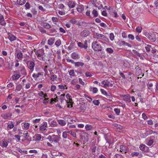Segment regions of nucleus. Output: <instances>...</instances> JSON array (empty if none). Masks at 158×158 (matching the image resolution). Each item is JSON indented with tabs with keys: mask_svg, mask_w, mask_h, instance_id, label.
<instances>
[{
	"mask_svg": "<svg viewBox=\"0 0 158 158\" xmlns=\"http://www.w3.org/2000/svg\"><path fill=\"white\" fill-rule=\"evenodd\" d=\"M47 139L52 143L53 142L56 143L60 140V137L58 135H53L52 136L49 135Z\"/></svg>",
	"mask_w": 158,
	"mask_h": 158,
	"instance_id": "1",
	"label": "nucleus"
},
{
	"mask_svg": "<svg viewBox=\"0 0 158 158\" xmlns=\"http://www.w3.org/2000/svg\"><path fill=\"white\" fill-rule=\"evenodd\" d=\"M92 48L96 51H100L102 50V47L98 44L97 41H94L92 43Z\"/></svg>",
	"mask_w": 158,
	"mask_h": 158,
	"instance_id": "2",
	"label": "nucleus"
},
{
	"mask_svg": "<svg viewBox=\"0 0 158 158\" xmlns=\"http://www.w3.org/2000/svg\"><path fill=\"white\" fill-rule=\"evenodd\" d=\"M144 35L151 41L154 42L156 41V37L154 34L149 33L148 32H145Z\"/></svg>",
	"mask_w": 158,
	"mask_h": 158,
	"instance_id": "3",
	"label": "nucleus"
},
{
	"mask_svg": "<svg viewBox=\"0 0 158 158\" xmlns=\"http://www.w3.org/2000/svg\"><path fill=\"white\" fill-rule=\"evenodd\" d=\"M67 98L69 100V101H66L67 103V107L69 108H72L73 107V102L72 96L70 95L69 94H67L66 95Z\"/></svg>",
	"mask_w": 158,
	"mask_h": 158,
	"instance_id": "4",
	"label": "nucleus"
},
{
	"mask_svg": "<svg viewBox=\"0 0 158 158\" xmlns=\"http://www.w3.org/2000/svg\"><path fill=\"white\" fill-rule=\"evenodd\" d=\"M27 64L28 68L31 71H32L34 69L35 64L34 62L31 60H29L27 61Z\"/></svg>",
	"mask_w": 158,
	"mask_h": 158,
	"instance_id": "5",
	"label": "nucleus"
},
{
	"mask_svg": "<svg viewBox=\"0 0 158 158\" xmlns=\"http://www.w3.org/2000/svg\"><path fill=\"white\" fill-rule=\"evenodd\" d=\"M89 31L87 30H84L80 33L82 37H86L90 34Z\"/></svg>",
	"mask_w": 158,
	"mask_h": 158,
	"instance_id": "6",
	"label": "nucleus"
},
{
	"mask_svg": "<svg viewBox=\"0 0 158 158\" xmlns=\"http://www.w3.org/2000/svg\"><path fill=\"white\" fill-rule=\"evenodd\" d=\"M19 73L21 74L22 75L26 76L27 73L25 68L23 66L19 68Z\"/></svg>",
	"mask_w": 158,
	"mask_h": 158,
	"instance_id": "7",
	"label": "nucleus"
},
{
	"mask_svg": "<svg viewBox=\"0 0 158 158\" xmlns=\"http://www.w3.org/2000/svg\"><path fill=\"white\" fill-rule=\"evenodd\" d=\"M9 141H11V139H8V140H5V139L2 140V147L4 148H6L8 145V143Z\"/></svg>",
	"mask_w": 158,
	"mask_h": 158,
	"instance_id": "8",
	"label": "nucleus"
},
{
	"mask_svg": "<svg viewBox=\"0 0 158 158\" xmlns=\"http://www.w3.org/2000/svg\"><path fill=\"white\" fill-rule=\"evenodd\" d=\"M12 114L10 112H8L5 114H1L2 117L5 119H6L9 117H10Z\"/></svg>",
	"mask_w": 158,
	"mask_h": 158,
	"instance_id": "9",
	"label": "nucleus"
},
{
	"mask_svg": "<svg viewBox=\"0 0 158 158\" xmlns=\"http://www.w3.org/2000/svg\"><path fill=\"white\" fill-rule=\"evenodd\" d=\"M47 127V123L46 122H43V123L40 126V130L42 131H44L46 129Z\"/></svg>",
	"mask_w": 158,
	"mask_h": 158,
	"instance_id": "10",
	"label": "nucleus"
},
{
	"mask_svg": "<svg viewBox=\"0 0 158 158\" xmlns=\"http://www.w3.org/2000/svg\"><path fill=\"white\" fill-rule=\"evenodd\" d=\"M122 96L123 97V99L124 101L128 102H131L130 96L129 95H123Z\"/></svg>",
	"mask_w": 158,
	"mask_h": 158,
	"instance_id": "11",
	"label": "nucleus"
},
{
	"mask_svg": "<svg viewBox=\"0 0 158 158\" xmlns=\"http://www.w3.org/2000/svg\"><path fill=\"white\" fill-rule=\"evenodd\" d=\"M8 38L11 41H14L16 40V37L12 34L8 32Z\"/></svg>",
	"mask_w": 158,
	"mask_h": 158,
	"instance_id": "12",
	"label": "nucleus"
},
{
	"mask_svg": "<svg viewBox=\"0 0 158 158\" xmlns=\"http://www.w3.org/2000/svg\"><path fill=\"white\" fill-rule=\"evenodd\" d=\"M96 36L98 39H100L103 40H106L105 39H106L105 36L101 34L97 33H96Z\"/></svg>",
	"mask_w": 158,
	"mask_h": 158,
	"instance_id": "13",
	"label": "nucleus"
},
{
	"mask_svg": "<svg viewBox=\"0 0 158 158\" xmlns=\"http://www.w3.org/2000/svg\"><path fill=\"white\" fill-rule=\"evenodd\" d=\"M83 141L85 142L88 141V134L86 133H83V135L81 137Z\"/></svg>",
	"mask_w": 158,
	"mask_h": 158,
	"instance_id": "14",
	"label": "nucleus"
},
{
	"mask_svg": "<svg viewBox=\"0 0 158 158\" xmlns=\"http://www.w3.org/2000/svg\"><path fill=\"white\" fill-rule=\"evenodd\" d=\"M72 58L74 59L77 60L80 58L79 55L77 53L75 52H73L71 55Z\"/></svg>",
	"mask_w": 158,
	"mask_h": 158,
	"instance_id": "15",
	"label": "nucleus"
},
{
	"mask_svg": "<svg viewBox=\"0 0 158 158\" xmlns=\"http://www.w3.org/2000/svg\"><path fill=\"white\" fill-rule=\"evenodd\" d=\"M0 24L2 26H4L6 24L4 21L3 16L1 14H0Z\"/></svg>",
	"mask_w": 158,
	"mask_h": 158,
	"instance_id": "16",
	"label": "nucleus"
},
{
	"mask_svg": "<svg viewBox=\"0 0 158 158\" xmlns=\"http://www.w3.org/2000/svg\"><path fill=\"white\" fill-rule=\"evenodd\" d=\"M75 2L73 1H70L68 3V5L69 8H73L74 7Z\"/></svg>",
	"mask_w": 158,
	"mask_h": 158,
	"instance_id": "17",
	"label": "nucleus"
},
{
	"mask_svg": "<svg viewBox=\"0 0 158 158\" xmlns=\"http://www.w3.org/2000/svg\"><path fill=\"white\" fill-rule=\"evenodd\" d=\"M77 45L78 46L81 48H84L85 49H86L88 48L87 45H84L80 42H78Z\"/></svg>",
	"mask_w": 158,
	"mask_h": 158,
	"instance_id": "18",
	"label": "nucleus"
},
{
	"mask_svg": "<svg viewBox=\"0 0 158 158\" xmlns=\"http://www.w3.org/2000/svg\"><path fill=\"white\" fill-rule=\"evenodd\" d=\"M33 138L36 141H40L41 138V136L40 134H37L35 135Z\"/></svg>",
	"mask_w": 158,
	"mask_h": 158,
	"instance_id": "19",
	"label": "nucleus"
},
{
	"mask_svg": "<svg viewBox=\"0 0 158 158\" xmlns=\"http://www.w3.org/2000/svg\"><path fill=\"white\" fill-rule=\"evenodd\" d=\"M80 110L81 111L84 112L86 109V107L85 106V103L82 102V103L80 104Z\"/></svg>",
	"mask_w": 158,
	"mask_h": 158,
	"instance_id": "20",
	"label": "nucleus"
},
{
	"mask_svg": "<svg viewBox=\"0 0 158 158\" xmlns=\"http://www.w3.org/2000/svg\"><path fill=\"white\" fill-rule=\"evenodd\" d=\"M77 9L78 12L81 13L84 10V6L82 5H79L77 8Z\"/></svg>",
	"mask_w": 158,
	"mask_h": 158,
	"instance_id": "21",
	"label": "nucleus"
},
{
	"mask_svg": "<svg viewBox=\"0 0 158 158\" xmlns=\"http://www.w3.org/2000/svg\"><path fill=\"white\" fill-rule=\"evenodd\" d=\"M24 135H25V140H27L28 141H31V138H30L29 135H28V133L27 132L25 134H23Z\"/></svg>",
	"mask_w": 158,
	"mask_h": 158,
	"instance_id": "22",
	"label": "nucleus"
},
{
	"mask_svg": "<svg viewBox=\"0 0 158 158\" xmlns=\"http://www.w3.org/2000/svg\"><path fill=\"white\" fill-rule=\"evenodd\" d=\"M20 77V76L19 74H16L12 76V78L13 80H15L18 79Z\"/></svg>",
	"mask_w": 158,
	"mask_h": 158,
	"instance_id": "23",
	"label": "nucleus"
},
{
	"mask_svg": "<svg viewBox=\"0 0 158 158\" xmlns=\"http://www.w3.org/2000/svg\"><path fill=\"white\" fill-rule=\"evenodd\" d=\"M110 82L108 81V80H106L103 81H102V84L104 85V86H109Z\"/></svg>",
	"mask_w": 158,
	"mask_h": 158,
	"instance_id": "24",
	"label": "nucleus"
},
{
	"mask_svg": "<svg viewBox=\"0 0 158 158\" xmlns=\"http://www.w3.org/2000/svg\"><path fill=\"white\" fill-rule=\"evenodd\" d=\"M26 2L25 0H17L16 2L17 4L20 5H23Z\"/></svg>",
	"mask_w": 158,
	"mask_h": 158,
	"instance_id": "25",
	"label": "nucleus"
},
{
	"mask_svg": "<svg viewBox=\"0 0 158 158\" xmlns=\"http://www.w3.org/2000/svg\"><path fill=\"white\" fill-rule=\"evenodd\" d=\"M84 65V63L82 62H77L75 63V66L76 67H79L80 66H83Z\"/></svg>",
	"mask_w": 158,
	"mask_h": 158,
	"instance_id": "26",
	"label": "nucleus"
},
{
	"mask_svg": "<svg viewBox=\"0 0 158 158\" xmlns=\"http://www.w3.org/2000/svg\"><path fill=\"white\" fill-rule=\"evenodd\" d=\"M58 122L59 124L61 126H64L66 124L65 121L63 120H58Z\"/></svg>",
	"mask_w": 158,
	"mask_h": 158,
	"instance_id": "27",
	"label": "nucleus"
},
{
	"mask_svg": "<svg viewBox=\"0 0 158 158\" xmlns=\"http://www.w3.org/2000/svg\"><path fill=\"white\" fill-rule=\"evenodd\" d=\"M43 26L46 29H49L51 27V26L48 23H43Z\"/></svg>",
	"mask_w": 158,
	"mask_h": 158,
	"instance_id": "28",
	"label": "nucleus"
},
{
	"mask_svg": "<svg viewBox=\"0 0 158 158\" xmlns=\"http://www.w3.org/2000/svg\"><path fill=\"white\" fill-rule=\"evenodd\" d=\"M120 151L121 152H124L125 153L127 152L126 150V147L123 145H121L120 146Z\"/></svg>",
	"mask_w": 158,
	"mask_h": 158,
	"instance_id": "29",
	"label": "nucleus"
},
{
	"mask_svg": "<svg viewBox=\"0 0 158 158\" xmlns=\"http://www.w3.org/2000/svg\"><path fill=\"white\" fill-rule=\"evenodd\" d=\"M54 38H50L48 40V43L50 45H52L54 43Z\"/></svg>",
	"mask_w": 158,
	"mask_h": 158,
	"instance_id": "30",
	"label": "nucleus"
},
{
	"mask_svg": "<svg viewBox=\"0 0 158 158\" xmlns=\"http://www.w3.org/2000/svg\"><path fill=\"white\" fill-rule=\"evenodd\" d=\"M57 125V123L54 120L52 121L50 123V126L51 127H56Z\"/></svg>",
	"mask_w": 158,
	"mask_h": 158,
	"instance_id": "31",
	"label": "nucleus"
},
{
	"mask_svg": "<svg viewBox=\"0 0 158 158\" xmlns=\"http://www.w3.org/2000/svg\"><path fill=\"white\" fill-rule=\"evenodd\" d=\"M40 50H37L36 51V50H35L34 52H35V54L38 57H41L42 56H43V54H40V52H39Z\"/></svg>",
	"mask_w": 158,
	"mask_h": 158,
	"instance_id": "32",
	"label": "nucleus"
},
{
	"mask_svg": "<svg viewBox=\"0 0 158 158\" xmlns=\"http://www.w3.org/2000/svg\"><path fill=\"white\" fill-rule=\"evenodd\" d=\"M96 146L94 145L91 146L90 149L92 152H96Z\"/></svg>",
	"mask_w": 158,
	"mask_h": 158,
	"instance_id": "33",
	"label": "nucleus"
},
{
	"mask_svg": "<svg viewBox=\"0 0 158 158\" xmlns=\"http://www.w3.org/2000/svg\"><path fill=\"white\" fill-rule=\"evenodd\" d=\"M132 52L135 56H137L139 57L141 55V54L139 53L137 51H136L135 50H132Z\"/></svg>",
	"mask_w": 158,
	"mask_h": 158,
	"instance_id": "34",
	"label": "nucleus"
},
{
	"mask_svg": "<svg viewBox=\"0 0 158 158\" xmlns=\"http://www.w3.org/2000/svg\"><path fill=\"white\" fill-rule=\"evenodd\" d=\"M92 13L94 17H96L98 16V12L95 9H94L93 10Z\"/></svg>",
	"mask_w": 158,
	"mask_h": 158,
	"instance_id": "35",
	"label": "nucleus"
},
{
	"mask_svg": "<svg viewBox=\"0 0 158 158\" xmlns=\"http://www.w3.org/2000/svg\"><path fill=\"white\" fill-rule=\"evenodd\" d=\"M106 51L108 53L111 54L114 52V50L111 48H107L106 49Z\"/></svg>",
	"mask_w": 158,
	"mask_h": 158,
	"instance_id": "36",
	"label": "nucleus"
},
{
	"mask_svg": "<svg viewBox=\"0 0 158 158\" xmlns=\"http://www.w3.org/2000/svg\"><path fill=\"white\" fill-rule=\"evenodd\" d=\"M22 85L20 84H19L17 85L16 86V88L15 90V91H19L21 90V89L22 88Z\"/></svg>",
	"mask_w": 158,
	"mask_h": 158,
	"instance_id": "37",
	"label": "nucleus"
},
{
	"mask_svg": "<svg viewBox=\"0 0 158 158\" xmlns=\"http://www.w3.org/2000/svg\"><path fill=\"white\" fill-rule=\"evenodd\" d=\"M17 58L19 59H21L23 57V54L22 52H20L17 54Z\"/></svg>",
	"mask_w": 158,
	"mask_h": 158,
	"instance_id": "38",
	"label": "nucleus"
},
{
	"mask_svg": "<svg viewBox=\"0 0 158 158\" xmlns=\"http://www.w3.org/2000/svg\"><path fill=\"white\" fill-rule=\"evenodd\" d=\"M68 123L69 124H72L73 123L76 122L75 120H73L72 118H69L67 120Z\"/></svg>",
	"mask_w": 158,
	"mask_h": 158,
	"instance_id": "39",
	"label": "nucleus"
},
{
	"mask_svg": "<svg viewBox=\"0 0 158 158\" xmlns=\"http://www.w3.org/2000/svg\"><path fill=\"white\" fill-rule=\"evenodd\" d=\"M139 154V153L137 152H132L131 153V155L133 157L134 156H138Z\"/></svg>",
	"mask_w": 158,
	"mask_h": 158,
	"instance_id": "40",
	"label": "nucleus"
},
{
	"mask_svg": "<svg viewBox=\"0 0 158 158\" xmlns=\"http://www.w3.org/2000/svg\"><path fill=\"white\" fill-rule=\"evenodd\" d=\"M113 158H124V157L121 155L116 154L114 156Z\"/></svg>",
	"mask_w": 158,
	"mask_h": 158,
	"instance_id": "41",
	"label": "nucleus"
},
{
	"mask_svg": "<svg viewBox=\"0 0 158 158\" xmlns=\"http://www.w3.org/2000/svg\"><path fill=\"white\" fill-rule=\"evenodd\" d=\"M41 75V74L40 72L38 73L37 74H35V73H34L32 75V77L35 78H37L39 77V75Z\"/></svg>",
	"mask_w": 158,
	"mask_h": 158,
	"instance_id": "42",
	"label": "nucleus"
},
{
	"mask_svg": "<svg viewBox=\"0 0 158 158\" xmlns=\"http://www.w3.org/2000/svg\"><path fill=\"white\" fill-rule=\"evenodd\" d=\"M136 31L140 33L142 30V27H138L135 29Z\"/></svg>",
	"mask_w": 158,
	"mask_h": 158,
	"instance_id": "43",
	"label": "nucleus"
},
{
	"mask_svg": "<svg viewBox=\"0 0 158 158\" xmlns=\"http://www.w3.org/2000/svg\"><path fill=\"white\" fill-rule=\"evenodd\" d=\"M23 126L26 129H27L29 128L30 124L28 123H24Z\"/></svg>",
	"mask_w": 158,
	"mask_h": 158,
	"instance_id": "44",
	"label": "nucleus"
},
{
	"mask_svg": "<svg viewBox=\"0 0 158 158\" xmlns=\"http://www.w3.org/2000/svg\"><path fill=\"white\" fill-rule=\"evenodd\" d=\"M146 147L145 145L141 144L139 146L140 149L142 151H144L145 150V148Z\"/></svg>",
	"mask_w": 158,
	"mask_h": 158,
	"instance_id": "45",
	"label": "nucleus"
},
{
	"mask_svg": "<svg viewBox=\"0 0 158 158\" xmlns=\"http://www.w3.org/2000/svg\"><path fill=\"white\" fill-rule=\"evenodd\" d=\"M69 75L72 76H75L74 73V70L73 69L70 70L69 71Z\"/></svg>",
	"mask_w": 158,
	"mask_h": 158,
	"instance_id": "46",
	"label": "nucleus"
},
{
	"mask_svg": "<svg viewBox=\"0 0 158 158\" xmlns=\"http://www.w3.org/2000/svg\"><path fill=\"white\" fill-rule=\"evenodd\" d=\"M61 41L60 40H57L55 44L56 46L58 47L61 44Z\"/></svg>",
	"mask_w": 158,
	"mask_h": 158,
	"instance_id": "47",
	"label": "nucleus"
},
{
	"mask_svg": "<svg viewBox=\"0 0 158 158\" xmlns=\"http://www.w3.org/2000/svg\"><path fill=\"white\" fill-rule=\"evenodd\" d=\"M51 80L52 81H53L54 80L56 79L57 78V76L56 75L53 74L51 75Z\"/></svg>",
	"mask_w": 158,
	"mask_h": 158,
	"instance_id": "48",
	"label": "nucleus"
},
{
	"mask_svg": "<svg viewBox=\"0 0 158 158\" xmlns=\"http://www.w3.org/2000/svg\"><path fill=\"white\" fill-rule=\"evenodd\" d=\"M114 35L113 33H111L110 34V38L111 41L114 40Z\"/></svg>",
	"mask_w": 158,
	"mask_h": 158,
	"instance_id": "49",
	"label": "nucleus"
},
{
	"mask_svg": "<svg viewBox=\"0 0 158 158\" xmlns=\"http://www.w3.org/2000/svg\"><path fill=\"white\" fill-rule=\"evenodd\" d=\"M14 127V124L12 122H11L10 124H9L7 126L8 128H9L10 129Z\"/></svg>",
	"mask_w": 158,
	"mask_h": 158,
	"instance_id": "50",
	"label": "nucleus"
},
{
	"mask_svg": "<svg viewBox=\"0 0 158 158\" xmlns=\"http://www.w3.org/2000/svg\"><path fill=\"white\" fill-rule=\"evenodd\" d=\"M93 102L95 105L97 106L100 103L98 100H94L93 101Z\"/></svg>",
	"mask_w": 158,
	"mask_h": 158,
	"instance_id": "51",
	"label": "nucleus"
},
{
	"mask_svg": "<svg viewBox=\"0 0 158 158\" xmlns=\"http://www.w3.org/2000/svg\"><path fill=\"white\" fill-rule=\"evenodd\" d=\"M68 133H70V134L71 135L73 136V137H74L75 138H76V133L74 132L71 131V132H70L69 131Z\"/></svg>",
	"mask_w": 158,
	"mask_h": 158,
	"instance_id": "52",
	"label": "nucleus"
},
{
	"mask_svg": "<svg viewBox=\"0 0 158 158\" xmlns=\"http://www.w3.org/2000/svg\"><path fill=\"white\" fill-rule=\"evenodd\" d=\"M68 132H66V131H65L63 133V138L64 139H66L67 138V133Z\"/></svg>",
	"mask_w": 158,
	"mask_h": 158,
	"instance_id": "53",
	"label": "nucleus"
},
{
	"mask_svg": "<svg viewBox=\"0 0 158 158\" xmlns=\"http://www.w3.org/2000/svg\"><path fill=\"white\" fill-rule=\"evenodd\" d=\"M70 22L73 24H75L77 22V20L74 19H71L69 21Z\"/></svg>",
	"mask_w": 158,
	"mask_h": 158,
	"instance_id": "54",
	"label": "nucleus"
},
{
	"mask_svg": "<svg viewBox=\"0 0 158 158\" xmlns=\"http://www.w3.org/2000/svg\"><path fill=\"white\" fill-rule=\"evenodd\" d=\"M30 4L28 2H27L25 5V6L26 7V9H30Z\"/></svg>",
	"mask_w": 158,
	"mask_h": 158,
	"instance_id": "55",
	"label": "nucleus"
},
{
	"mask_svg": "<svg viewBox=\"0 0 158 158\" xmlns=\"http://www.w3.org/2000/svg\"><path fill=\"white\" fill-rule=\"evenodd\" d=\"M114 111L117 115H119L120 112V109L117 108H115L114 110Z\"/></svg>",
	"mask_w": 158,
	"mask_h": 158,
	"instance_id": "56",
	"label": "nucleus"
},
{
	"mask_svg": "<svg viewBox=\"0 0 158 158\" xmlns=\"http://www.w3.org/2000/svg\"><path fill=\"white\" fill-rule=\"evenodd\" d=\"M56 89V87L55 85H52L51 86V90L52 91H54Z\"/></svg>",
	"mask_w": 158,
	"mask_h": 158,
	"instance_id": "57",
	"label": "nucleus"
},
{
	"mask_svg": "<svg viewBox=\"0 0 158 158\" xmlns=\"http://www.w3.org/2000/svg\"><path fill=\"white\" fill-rule=\"evenodd\" d=\"M85 74L86 77H91L92 76L91 73L89 72H86Z\"/></svg>",
	"mask_w": 158,
	"mask_h": 158,
	"instance_id": "58",
	"label": "nucleus"
},
{
	"mask_svg": "<svg viewBox=\"0 0 158 158\" xmlns=\"http://www.w3.org/2000/svg\"><path fill=\"white\" fill-rule=\"evenodd\" d=\"M86 15L89 16L90 18H93L92 16L90 15V11L88 10L86 13Z\"/></svg>",
	"mask_w": 158,
	"mask_h": 158,
	"instance_id": "59",
	"label": "nucleus"
},
{
	"mask_svg": "<svg viewBox=\"0 0 158 158\" xmlns=\"http://www.w3.org/2000/svg\"><path fill=\"white\" fill-rule=\"evenodd\" d=\"M128 37L129 39H131L132 40L134 39V37L133 35L132 34H129L128 35Z\"/></svg>",
	"mask_w": 158,
	"mask_h": 158,
	"instance_id": "60",
	"label": "nucleus"
},
{
	"mask_svg": "<svg viewBox=\"0 0 158 158\" xmlns=\"http://www.w3.org/2000/svg\"><path fill=\"white\" fill-rule=\"evenodd\" d=\"M38 8L40 10L42 11L43 12L45 11L46 10L45 9H44L41 6H38Z\"/></svg>",
	"mask_w": 158,
	"mask_h": 158,
	"instance_id": "61",
	"label": "nucleus"
},
{
	"mask_svg": "<svg viewBox=\"0 0 158 158\" xmlns=\"http://www.w3.org/2000/svg\"><path fill=\"white\" fill-rule=\"evenodd\" d=\"M142 116L143 118L144 119L146 120V119H148V117L146 116V115L144 113H143L142 115Z\"/></svg>",
	"mask_w": 158,
	"mask_h": 158,
	"instance_id": "62",
	"label": "nucleus"
},
{
	"mask_svg": "<svg viewBox=\"0 0 158 158\" xmlns=\"http://www.w3.org/2000/svg\"><path fill=\"white\" fill-rule=\"evenodd\" d=\"M85 127L87 130H89L91 129L92 128L91 126L88 125H86Z\"/></svg>",
	"mask_w": 158,
	"mask_h": 158,
	"instance_id": "63",
	"label": "nucleus"
},
{
	"mask_svg": "<svg viewBox=\"0 0 158 158\" xmlns=\"http://www.w3.org/2000/svg\"><path fill=\"white\" fill-rule=\"evenodd\" d=\"M98 91L97 88L96 87H94L93 88V93H96Z\"/></svg>",
	"mask_w": 158,
	"mask_h": 158,
	"instance_id": "64",
	"label": "nucleus"
}]
</instances>
